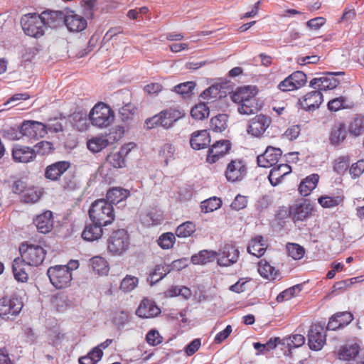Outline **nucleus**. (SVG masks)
Listing matches in <instances>:
<instances>
[{
    "mask_svg": "<svg viewBox=\"0 0 364 364\" xmlns=\"http://www.w3.org/2000/svg\"><path fill=\"white\" fill-rule=\"evenodd\" d=\"M109 144L106 136H97L89 139L87 142V149L93 153H97Z\"/></svg>",
    "mask_w": 364,
    "mask_h": 364,
    "instance_id": "a19ab883",
    "label": "nucleus"
},
{
    "mask_svg": "<svg viewBox=\"0 0 364 364\" xmlns=\"http://www.w3.org/2000/svg\"><path fill=\"white\" fill-rule=\"evenodd\" d=\"M19 127L26 141H36L47 134V126L38 121L24 120Z\"/></svg>",
    "mask_w": 364,
    "mask_h": 364,
    "instance_id": "0eeeda50",
    "label": "nucleus"
},
{
    "mask_svg": "<svg viewBox=\"0 0 364 364\" xmlns=\"http://www.w3.org/2000/svg\"><path fill=\"white\" fill-rule=\"evenodd\" d=\"M282 154L279 148L267 146L265 151L257 156V164L264 168H269L276 165Z\"/></svg>",
    "mask_w": 364,
    "mask_h": 364,
    "instance_id": "f3484780",
    "label": "nucleus"
},
{
    "mask_svg": "<svg viewBox=\"0 0 364 364\" xmlns=\"http://www.w3.org/2000/svg\"><path fill=\"white\" fill-rule=\"evenodd\" d=\"M314 210L313 205L306 199H301L289 207V216L296 223L309 218Z\"/></svg>",
    "mask_w": 364,
    "mask_h": 364,
    "instance_id": "1a4fd4ad",
    "label": "nucleus"
},
{
    "mask_svg": "<svg viewBox=\"0 0 364 364\" xmlns=\"http://www.w3.org/2000/svg\"><path fill=\"white\" fill-rule=\"evenodd\" d=\"M222 205V200L218 197H211L201 202V211L205 213L213 212Z\"/></svg>",
    "mask_w": 364,
    "mask_h": 364,
    "instance_id": "3c124183",
    "label": "nucleus"
},
{
    "mask_svg": "<svg viewBox=\"0 0 364 364\" xmlns=\"http://www.w3.org/2000/svg\"><path fill=\"white\" fill-rule=\"evenodd\" d=\"M170 272V265H167L166 264H157L154 267V270L149 274L148 281L150 282L151 285H153L162 279Z\"/></svg>",
    "mask_w": 364,
    "mask_h": 364,
    "instance_id": "4c0bfd02",
    "label": "nucleus"
},
{
    "mask_svg": "<svg viewBox=\"0 0 364 364\" xmlns=\"http://www.w3.org/2000/svg\"><path fill=\"white\" fill-rule=\"evenodd\" d=\"M102 227L104 226L93 222L87 225L82 232V238L89 242L98 240L103 234Z\"/></svg>",
    "mask_w": 364,
    "mask_h": 364,
    "instance_id": "473e14b6",
    "label": "nucleus"
},
{
    "mask_svg": "<svg viewBox=\"0 0 364 364\" xmlns=\"http://www.w3.org/2000/svg\"><path fill=\"white\" fill-rule=\"evenodd\" d=\"M43 192L33 186L27 187L23 195H22V200L26 203H34L37 202L42 196Z\"/></svg>",
    "mask_w": 364,
    "mask_h": 364,
    "instance_id": "864d4df0",
    "label": "nucleus"
},
{
    "mask_svg": "<svg viewBox=\"0 0 364 364\" xmlns=\"http://www.w3.org/2000/svg\"><path fill=\"white\" fill-rule=\"evenodd\" d=\"M41 15L46 29L48 27L55 28L65 20V15L60 11H44L41 13Z\"/></svg>",
    "mask_w": 364,
    "mask_h": 364,
    "instance_id": "cd10ccee",
    "label": "nucleus"
},
{
    "mask_svg": "<svg viewBox=\"0 0 364 364\" xmlns=\"http://www.w3.org/2000/svg\"><path fill=\"white\" fill-rule=\"evenodd\" d=\"M129 236L124 229H119L112 232L108 240V250L112 255H121L129 247Z\"/></svg>",
    "mask_w": 364,
    "mask_h": 364,
    "instance_id": "39448f33",
    "label": "nucleus"
},
{
    "mask_svg": "<svg viewBox=\"0 0 364 364\" xmlns=\"http://www.w3.org/2000/svg\"><path fill=\"white\" fill-rule=\"evenodd\" d=\"M364 171V161L360 160L352 164L350 173L353 178L359 177Z\"/></svg>",
    "mask_w": 364,
    "mask_h": 364,
    "instance_id": "774afa93",
    "label": "nucleus"
},
{
    "mask_svg": "<svg viewBox=\"0 0 364 364\" xmlns=\"http://www.w3.org/2000/svg\"><path fill=\"white\" fill-rule=\"evenodd\" d=\"M271 123L272 119L269 117L264 114H257L248 121L247 132L254 137L260 138L269 127Z\"/></svg>",
    "mask_w": 364,
    "mask_h": 364,
    "instance_id": "9d476101",
    "label": "nucleus"
},
{
    "mask_svg": "<svg viewBox=\"0 0 364 364\" xmlns=\"http://www.w3.org/2000/svg\"><path fill=\"white\" fill-rule=\"evenodd\" d=\"M210 143V135L208 130H197L192 133L190 139L191 146L195 150L206 148Z\"/></svg>",
    "mask_w": 364,
    "mask_h": 364,
    "instance_id": "5701e85b",
    "label": "nucleus"
},
{
    "mask_svg": "<svg viewBox=\"0 0 364 364\" xmlns=\"http://www.w3.org/2000/svg\"><path fill=\"white\" fill-rule=\"evenodd\" d=\"M344 199L343 191L340 189L335 196H321L318 198V203L322 208H331L342 205L344 202Z\"/></svg>",
    "mask_w": 364,
    "mask_h": 364,
    "instance_id": "2f4dec72",
    "label": "nucleus"
},
{
    "mask_svg": "<svg viewBox=\"0 0 364 364\" xmlns=\"http://www.w3.org/2000/svg\"><path fill=\"white\" fill-rule=\"evenodd\" d=\"M247 166L241 159H235L228 163L224 172L226 180L230 183L242 181L247 176Z\"/></svg>",
    "mask_w": 364,
    "mask_h": 364,
    "instance_id": "6e6552de",
    "label": "nucleus"
},
{
    "mask_svg": "<svg viewBox=\"0 0 364 364\" xmlns=\"http://www.w3.org/2000/svg\"><path fill=\"white\" fill-rule=\"evenodd\" d=\"M134 143H129L122 146L118 152H112L106 158L107 162L114 168H121L126 166L125 156L135 147Z\"/></svg>",
    "mask_w": 364,
    "mask_h": 364,
    "instance_id": "dca6fc26",
    "label": "nucleus"
},
{
    "mask_svg": "<svg viewBox=\"0 0 364 364\" xmlns=\"http://www.w3.org/2000/svg\"><path fill=\"white\" fill-rule=\"evenodd\" d=\"M196 231L193 223L187 221L178 225L176 230V235L178 237H188Z\"/></svg>",
    "mask_w": 364,
    "mask_h": 364,
    "instance_id": "4d7b16f0",
    "label": "nucleus"
},
{
    "mask_svg": "<svg viewBox=\"0 0 364 364\" xmlns=\"http://www.w3.org/2000/svg\"><path fill=\"white\" fill-rule=\"evenodd\" d=\"M327 106L330 111L337 112L343 109H352L354 107V103L346 97L340 96L330 100Z\"/></svg>",
    "mask_w": 364,
    "mask_h": 364,
    "instance_id": "58836bf2",
    "label": "nucleus"
},
{
    "mask_svg": "<svg viewBox=\"0 0 364 364\" xmlns=\"http://www.w3.org/2000/svg\"><path fill=\"white\" fill-rule=\"evenodd\" d=\"M299 285H295L282 291L277 296V302H283L293 298L297 293L301 291Z\"/></svg>",
    "mask_w": 364,
    "mask_h": 364,
    "instance_id": "680f3d73",
    "label": "nucleus"
},
{
    "mask_svg": "<svg viewBox=\"0 0 364 364\" xmlns=\"http://www.w3.org/2000/svg\"><path fill=\"white\" fill-rule=\"evenodd\" d=\"M91 124L97 127L109 126L114 119V112L103 102H98L91 109L89 114Z\"/></svg>",
    "mask_w": 364,
    "mask_h": 364,
    "instance_id": "7ed1b4c3",
    "label": "nucleus"
},
{
    "mask_svg": "<svg viewBox=\"0 0 364 364\" xmlns=\"http://www.w3.org/2000/svg\"><path fill=\"white\" fill-rule=\"evenodd\" d=\"M20 23L23 31L28 36L38 39L46 34V28L41 14H23L21 17Z\"/></svg>",
    "mask_w": 364,
    "mask_h": 364,
    "instance_id": "f03ea898",
    "label": "nucleus"
},
{
    "mask_svg": "<svg viewBox=\"0 0 364 364\" xmlns=\"http://www.w3.org/2000/svg\"><path fill=\"white\" fill-rule=\"evenodd\" d=\"M238 250L231 244H225L223 247L220 256L218 257V264L220 266H230L235 263L239 258Z\"/></svg>",
    "mask_w": 364,
    "mask_h": 364,
    "instance_id": "4be33fe9",
    "label": "nucleus"
},
{
    "mask_svg": "<svg viewBox=\"0 0 364 364\" xmlns=\"http://www.w3.org/2000/svg\"><path fill=\"white\" fill-rule=\"evenodd\" d=\"M228 116L225 114H219L211 118L210 128L215 132H223L228 127Z\"/></svg>",
    "mask_w": 364,
    "mask_h": 364,
    "instance_id": "a18cd8bd",
    "label": "nucleus"
},
{
    "mask_svg": "<svg viewBox=\"0 0 364 364\" xmlns=\"http://www.w3.org/2000/svg\"><path fill=\"white\" fill-rule=\"evenodd\" d=\"M89 216L93 223L105 227L107 226L115 218L113 205L105 199L97 200L91 205L89 210Z\"/></svg>",
    "mask_w": 364,
    "mask_h": 364,
    "instance_id": "f257e3e1",
    "label": "nucleus"
},
{
    "mask_svg": "<svg viewBox=\"0 0 364 364\" xmlns=\"http://www.w3.org/2000/svg\"><path fill=\"white\" fill-rule=\"evenodd\" d=\"M267 248V241L261 235H257L252 238L247 247V252L257 257H262Z\"/></svg>",
    "mask_w": 364,
    "mask_h": 364,
    "instance_id": "7c9ffc66",
    "label": "nucleus"
},
{
    "mask_svg": "<svg viewBox=\"0 0 364 364\" xmlns=\"http://www.w3.org/2000/svg\"><path fill=\"white\" fill-rule=\"evenodd\" d=\"M322 102L323 95L319 90L310 92L299 100L301 107L306 110L318 109Z\"/></svg>",
    "mask_w": 364,
    "mask_h": 364,
    "instance_id": "412c9836",
    "label": "nucleus"
},
{
    "mask_svg": "<svg viewBox=\"0 0 364 364\" xmlns=\"http://www.w3.org/2000/svg\"><path fill=\"white\" fill-rule=\"evenodd\" d=\"M124 134V130L121 127H114L109 129V132L106 135L109 140V144H112L122 139Z\"/></svg>",
    "mask_w": 364,
    "mask_h": 364,
    "instance_id": "338daca9",
    "label": "nucleus"
},
{
    "mask_svg": "<svg viewBox=\"0 0 364 364\" xmlns=\"http://www.w3.org/2000/svg\"><path fill=\"white\" fill-rule=\"evenodd\" d=\"M327 327L315 323L311 326L308 333V341H326Z\"/></svg>",
    "mask_w": 364,
    "mask_h": 364,
    "instance_id": "ea45409f",
    "label": "nucleus"
},
{
    "mask_svg": "<svg viewBox=\"0 0 364 364\" xmlns=\"http://www.w3.org/2000/svg\"><path fill=\"white\" fill-rule=\"evenodd\" d=\"M218 253L212 250H201L198 254L191 257V262L194 264H205L213 261L217 257Z\"/></svg>",
    "mask_w": 364,
    "mask_h": 364,
    "instance_id": "79ce46f5",
    "label": "nucleus"
},
{
    "mask_svg": "<svg viewBox=\"0 0 364 364\" xmlns=\"http://www.w3.org/2000/svg\"><path fill=\"white\" fill-rule=\"evenodd\" d=\"M348 132L355 136L364 132V116L357 114L348 126Z\"/></svg>",
    "mask_w": 364,
    "mask_h": 364,
    "instance_id": "de8ad7c7",
    "label": "nucleus"
},
{
    "mask_svg": "<svg viewBox=\"0 0 364 364\" xmlns=\"http://www.w3.org/2000/svg\"><path fill=\"white\" fill-rule=\"evenodd\" d=\"M231 147V142L228 139L215 141L208 149L206 161L211 164L216 163L230 152Z\"/></svg>",
    "mask_w": 364,
    "mask_h": 364,
    "instance_id": "f8f14e48",
    "label": "nucleus"
},
{
    "mask_svg": "<svg viewBox=\"0 0 364 364\" xmlns=\"http://www.w3.org/2000/svg\"><path fill=\"white\" fill-rule=\"evenodd\" d=\"M19 250L21 257L29 266L38 267L41 265L46 256V250L41 245L35 244L23 243Z\"/></svg>",
    "mask_w": 364,
    "mask_h": 364,
    "instance_id": "20e7f679",
    "label": "nucleus"
},
{
    "mask_svg": "<svg viewBox=\"0 0 364 364\" xmlns=\"http://www.w3.org/2000/svg\"><path fill=\"white\" fill-rule=\"evenodd\" d=\"M27 263L21 258L14 259L12 264V271L14 278L21 282H26L28 279V274L26 272Z\"/></svg>",
    "mask_w": 364,
    "mask_h": 364,
    "instance_id": "72a5a7b5",
    "label": "nucleus"
},
{
    "mask_svg": "<svg viewBox=\"0 0 364 364\" xmlns=\"http://www.w3.org/2000/svg\"><path fill=\"white\" fill-rule=\"evenodd\" d=\"M129 321V314L124 311H116L114 314L112 321L117 328H121L124 326Z\"/></svg>",
    "mask_w": 364,
    "mask_h": 364,
    "instance_id": "0e129e2a",
    "label": "nucleus"
},
{
    "mask_svg": "<svg viewBox=\"0 0 364 364\" xmlns=\"http://www.w3.org/2000/svg\"><path fill=\"white\" fill-rule=\"evenodd\" d=\"M159 114L161 121V127L165 129L171 127L176 121L181 119L184 115L183 111L176 107L164 109Z\"/></svg>",
    "mask_w": 364,
    "mask_h": 364,
    "instance_id": "a211bd4d",
    "label": "nucleus"
},
{
    "mask_svg": "<svg viewBox=\"0 0 364 364\" xmlns=\"http://www.w3.org/2000/svg\"><path fill=\"white\" fill-rule=\"evenodd\" d=\"M350 159L348 156H341L335 159L333 168L339 175H343L348 169Z\"/></svg>",
    "mask_w": 364,
    "mask_h": 364,
    "instance_id": "6e6d98bb",
    "label": "nucleus"
},
{
    "mask_svg": "<svg viewBox=\"0 0 364 364\" xmlns=\"http://www.w3.org/2000/svg\"><path fill=\"white\" fill-rule=\"evenodd\" d=\"M258 90L255 86H245L240 87L231 96L232 100L237 105L241 104L247 99L253 98L257 96Z\"/></svg>",
    "mask_w": 364,
    "mask_h": 364,
    "instance_id": "c85d7f7f",
    "label": "nucleus"
},
{
    "mask_svg": "<svg viewBox=\"0 0 364 364\" xmlns=\"http://www.w3.org/2000/svg\"><path fill=\"white\" fill-rule=\"evenodd\" d=\"M320 176L317 173H312L304 178L299 186V193L303 196H308L316 188L319 181Z\"/></svg>",
    "mask_w": 364,
    "mask_h": 364,
    "instance_id": "c756f323",
    "label": "nucleus"
},
{
    "mask_svg": "<svg viewBox=\"0 0 364 364\" xmlns=\"http://www.w3.org/2000/svg\"><path fill=\"white\" fill-rule=\"evenodd\" d=\"M174 242L175 236L171 232L164 233L158 240L159 245L163 249H169L172 247Z\"/></svg>",
    "mask_w": 364,
    "mask_h": 364,
    "instance_id": "e2e57ef3",
    "label": "nucleus"
},
{
    "mask_svg": "<svg viewBox=\"0 0 364 364\" xmlns=\"http://www.w3.org/2000/svg\"><path fill=\"white\" fill-rule=\"evenodd\" d=\"M102 350L98 346L92 349L87 355L79 358L80 364H96L102 357Z\"/></svg>",
    "mask_w": 364,
    "mask_h": 364,
    "instance_id": "09e8293b",
    "label": "nucleus"
},
{
    "mask_svg": "<svg viewBox=\"0 0 364 364\" xmlns=\"http://www.w3.org/2000/svg\"><path fill=\"white\" fill-rule=\"evenodd\" d=\"M258 272L265 279H274L277 277V272L274 267H272L265 259H261L258 263Z\"/></svg>",
    "mask_w": 364,
    "mask_h": 364,
    "instance_id": "49530a36",
    "label": "nucleus"
},
{
    "mask_svg": "<svg viewBox=\"0 0 364 364\" xmlns=\"http://www.w3.org/2000/svg\"><path fill=\"white\" fill-rule=\"evenodd\" d=\"M200 97L204 100H207L208 102H213L218 98H220V90L218 85L209 87L200 94Z\"/></svg>",
    "mask_w": 364,
    "mask_h": 364,
    "instance_id": "5fc2aeb1",
    "label": "nucleus"
},
{
    "mask_svg": "<svg viewBox=\"0 0 364 364\" xmlns=\"http://www.w3.org/2000/svg\"><path fill=\"white\" fill-rule=\"evenodd\" d=\"M161 309L152 300L144 299L136 311V314L141 318H151L158 316Z\"/></svg>",
    "mask_w": 364,
    "mask_h": 364,
    "instance_id": "393cba45",
    "label": "nucleus"
},
{
    "mask_svg": "<svg viewBox=\"0 0 364 364\" xmlns=\"http://www.w3.org/2000/svg\"><path fill=\"white\" fill-rule=\"evenodd\" d=\"M291 172V168L287 164H280L274 166L268 176L269 181L273 186L280 183L283 178Z\"/></svg>",
    "mask_w": 364,
    "mask_h": 364,
    "instance_id": "bb28decb",
    "label": "nucleus"
},
{
    "mask_svg": "<svg viewBox=\"0 0 364 364\" xmlns=\"http://www.w3.org/2000/svg\"><path fill=\"white\" fill-rule=\"evenodd\" d=\"M136 107L132 103H128L121 107L119 110V113L122 120L129 119L135 113Z\"/></svg>",
    "mask_w": 364,
    "mask_h": 364,
    "instance_id": "69168bd1",
    "label": "nucleus"
},
{
    "mask_svg": "<svg viewBox=\"0 0 364 364\" xmlns=\"http://www.w3.org/2000/svg\"><path fill=\"white\" fill-rule=\"evenodd\" d=\"M307 82V77L302 71H295L279 82L278 88L283 92L292 91L304 86Z\"/></svg>",
    "mask_w": 364,
    "mask_h": 364,
    "instance_id": "ddd939ff",
    "label": "nucleus"
},
{
    "mask_svg": "<svg viewBox=\"0 0 364 364\" xmlns=\"http://www.w3.org/2000/svg\"><path fill=\"white\" fill-rule=\"evenodd\" d=\"M23 307L22 301L16 298L9 299L4 297L0 299V320L1 319H14Z\"/></svg>",
    "mask_w": 364,
    "mask_h": 364,
    "instance_id": "9b49d317",
    "label": "nucleus"
},
{
    "mask_svg": "<svg viewBox=\"0 0 364 364\" xmlns=\"http://www.w3.org/2000/svg\"><path fill=\"white\" fill-rule=\"evenodd\" d=\"M287 250L288 255L296 260L303 258L305 254L304 248L296 243H288Z\"/></svg>",
    "mask_w": 364,
    "mask_h": 364,
    "instance_id": "13d9d810",
    "label": "nucleus"
},
{
    "mask_svg": "<svg viewBox=\"0 0 364 364\" xmlns=\"http://www.w3.org/2000/svg\"><path fill=\"white\" fill-rule=\"evenodd\" d=\"M90 264L93 271L98 275H106L109 272L108 263L107 260L102 257H93L90 259Z\"/></svg>",
    "mask_w": 364,
    "mask_h": 364,
    "instance_id": "c03bdc74",
    "label": "nucleus"
},
{
    "mask_svg": "<svg viewBox=\"0 0 364 364\" xmlns=\"http://www.w3.org/2000/svg\"><path fill=\"white\" fill-rule=\"evenodd\" d=\"M47 275L51 284L58 289L69 287L73 279L72 273L68 271L65 266L62 265L49 267Z\"/></svg>",
    "mask_w": 364,
    "mask_h": 364,
    "instance_id": "423d86ee",
    "label": "nucleus"
},
{
    "mask_svg": "<svg viewBox=\"0 0 364 364\" xmlns=\"http://www.w3.org/2000/svg\"><path fill=\"white\" fill-rule=\"evenodd\" d=\"M11 156L16 163L27 164L35 161L34 149L21 144H15L12 147Z\"/></svg>",
    "mask_w": 364,
    "mask_h": 364,
    "instance_id": "2eb2a0df",
    "label": "nucleus"
},
{
    "mask_svg": "<svg viewBox=\"0 0 364 364\" xmlns=\"http://www.w3.org/2000/svg\"><path fill=\"white\" fill-rule=\"evenodd\" d=\"M209 114V107L204 102H201L195 105L191 110V117L197 120H203L208 117Z\"/></svg>",
    "mask_w": 364,
    "mask_h": 364,
    "instance_id": "603ef678",
    "label": "nucleus"
},
{
    "mask_svg": "<svg viewBox=\"0 0 364 364\" xmlns=\"http://www.w3.org/2000/svg\"><path fill=\"white\" fill-rule=\"evenodd\" d=\"M70 166L68 161H60L48 165L45 170V177L50 181H57Z\"/></svg>",
    "mask_w": 364,
    "mask_h": 364,
    "instance_id": "b1692460",
    "label": "nucleus"
},
{
    "mask_svg": "<svg viewBox=\"0 0 364 364\" xmlns=\"http://www.w3.org/2000/svg\"><path fill=\"white\" fill-rule=\"evenodd\" d=\"M343 75V73H329L326 75L315 77L310 81V86L314 89L321 90H332L336 88L339 84L341 80L336 78V76Z\"/></svg>",
    "mask_w": 364,
    "mask_h": 364,
    "instance_id": "4468645a",
    "label": "nucleus"
},
{
    "mask_svg": "<svg viewBox=\"0 0 364 364\" xmlns=\"http://www.w3.org/2000/svg\"><path fill=\"white\" fill-rule=\"evenodd\" d=\"M38 231L43 234L50 232L53 228V215L50 210H46L33 219Z\"/></svg>",
    "mask_w": 364,
    "mask_h": 364,
    "instance_id": "6ab92c4d",
    "label": "nucleus"
},
{
    "mask_svg": "<svg viewBox=\"0 0 364 364\" xmlns=\"http://www.w3.org/2000/svg\"><path fill=\"white\" fill-rule=\"evenodd\" d=\"M261 109L257 97L247 99L245 102L239 104L237 111L241 114L250 115L257 112Z\"/></svg>",
    "mask_w": 364,
    "mask_h": 364,
    "instance_id": "e433bc0d",
    "label": "nucleus"
},
{
    "mask_svg": "<svg viewBox=\"0 0 364 364\" xmlns=\"http://www.w3.org/2000/svg\"><path fill=\"white\" fill-rule=\"evenodd\" d=\"M196 87V83L192 81H188L180 83L173 87V91L181 95L183 98L190 97Z\"/></svg>",
    "mask_w": 364,
    "mask_h": 364,
    "instance_id": "8fccbe9b",
    "label": "nucleus"
},
{
    "mask_svg": "<svg viewBox=\"0 0 364 364\" xmlns=\"http://www.w3.org/2000/svg\"><path fill=\"white\" fill-rule=\"evenodd\" d=\"M64 23L68 29L72 32H80L87 26V20L73 11H68L65 16Z\"/></svg>",
    "mask_w": 364,
    "mask_h": 364,
    "instance_id": "aec40b11",
    "label": "nucleus"
},
{
    "mask_svg": "<svg viewBox=\"0 0 364 364\" xmlns=\"http://www.w3.org/2000/svg\"><path fill=\"white\" fill-rule=\"evenodd\" d=\"M36 152V156L38 155H48L54 149V146L52 142L48 141H41L35 144L33 147Z\"/></svg>",
    "mask_w": 364,
    "mask_h": 364,
    "instance_id": "052dcab7",
    "label": "nucleus"
},
{
    "mask_svg": "<svg viewBox=\"0 0 364 364\" xmlns=\"http://www.w3.org/2000/svg\"><path fill=\"white\" fill-rule=\"evenodd\" d=\"M353 319L351 313L338 312L333 315L328 323L327 329L336 331L349 324Z\"/></svg>",
    "mask_w": 364,
    "mask_h": 364,
    "instance_id": "a878e982",
    "label": "nucleus"
},
{
    "mask_svg": "<svg viewBox=\"0 0 364 364\" xmlns=\"http://www.w3.org/2000/svg\"><path fill=\"white\" fill-rule=\"evenodd\" d=\"M346 136L347 131L345 124L338 122L332 127L329 140L331 144L337 146L341 144L346 139Z\"/></svg>",
    "mask_w": 364,
    "mask_h": 364,
    "instance_id": "f704fd0d",
    "label": "nucleus"
},
{
    "mask_svg": "<svg viewBox=\"0 0 364 364\" xmlns=\"http://www.w3.org/2000/svg\"><path fill=\"white\" fill-rule=\"evenodd\" d=\"M359 352V346L357 343L346 344L338 350V355L341 360H349L354 358Z\"/></svg>",
    "mask_w": 364,
    "mask_h": 364,
    "instance_id": "37998d69",
    "label": "nucleus"
},
{
    "mask_svg": "<svg viewBox=\"0 0 364 364\" xmlns=\"http://www.w3.org/2000/svg\"><path fill=\"white\" fill-rule=\"evenodd\" d=\"M130 195V192L129 190L120 188V187H114L110 188L107 194V201H108L110 204H117L119 202L125 200Z\"/></svg>",
    "mask_w": 364,
    "mask_h": 364,
    "instance_id": "c9c22d12",
    "label": "nucleus"
},
{
    "mask_svg": "<svg viewBox=\"0 0 364 364\" xmlns=\"http://www.w3.org/2000/svg\"><path fill=\"white\" fill-rule=\"evenodd\" d=\"M139 283V279L134 276L127 275L121 282L120 289L124 292L134 290Z\"/></svg>",
    "mask_w": 364,
    "mask_h": 364,
    "instance_id": "bf43d9fd",
    "label": "nucleus"
}]
</instances>
